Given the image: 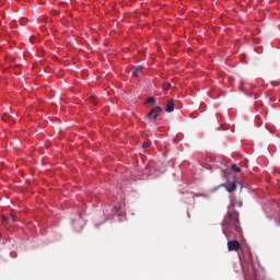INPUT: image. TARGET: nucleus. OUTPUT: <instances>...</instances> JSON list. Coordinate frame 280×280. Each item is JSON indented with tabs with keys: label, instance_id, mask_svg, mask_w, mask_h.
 Returning <instances> with one entry per match:
<instances>
[{
	"label": "nucleus",
	"instance_id": "f257e3e1",
	"mask_svg": "<svg viewBox=\"0 0 280 280\" xmlns=\"http://www.w3.org/2000/svg\"><path fill=\"white\" fill-rule=\"evenodd\" d=\"M223 233L226 235L228 233H242V228L240 226V213L237 210L228 211L225 214L223 222Z\"/></svg>",
	"mask_w": 280,
	"mask_h": 280
},
{
	"label": "nucleus",
	"instance_id": "f03ea898",
	"mask_svg": "<svg viewBox=\"0 0 280 280\" xmlns=\"http://www.w3.org/2000/svg\"><path fill=\"white\" fill-rule=\"evenodd\" d=\"M159 113H163V107L155 106L151 109V112L147 115L148 119L150 121H156V118L159 117Z\"/></svg>",
	"mask_w": 280,
	"mask_h": 280
},
{
	"label": "nucleus",
	"instance_id": "7ed1b4c3",
	"mask_svg": "<svg viewBox=\"0 0 280 280\" xmlns=\"http://www.w3.org/2000/svg\"><path fill=\"white\" fill-rule=\"evenodd\" d=\"M240 248H242V245L237 241H229L228 242V249L230 252H233V250L237 252V250H240Z\"/></svg>",
	"mask_w": 280,
	"mask_h": 280
},
{
	"label": "nucleus",
	"instance_id": "20e7f679",
	"mask_svg": "<svg viewBox=\"0 0 280 280\" xmlns=\"http://www.w3.org/2000/svg\"><path fill=\"white\" fill-rule=\"evenodd\" d=\"M16 220H19V217L14 213H11L9 217H2L3 224H12V222H15Z\"/></svg>",
	"mask_w": 280,
	"mask_h": 280
},
{
	"label": "nucleus",
	"instance_id": "39448f33",
	"mask_svg": "<svg viewBox=\"0 0 280 280\" xmlns=\"http://www.w3.org/2000/svg\"><path fill=\"white\" fill-rule=\"evenodd\" d=\"M166 113H174V101H168L165 106Z\"/></svg>",
	"mask_w": 280,
	"mask_h": 280
},
{
	"label": "nucleus",
	"instance_id": "423d86ee",
	"mask_svg": "<svg viewBox=\"0 0 280 280\" xmlns=\"http://www.w3.org/2000/svg\"><path fill=\"white\" fill-rule=\"evenodd\" d=\"M142 69H143V67H141V66H136V67L133 68V71H132V75H135V77L137 78V77L139 75V73H141Z\"/></svg>",
	"mask_w": 280,
	"mask_h": 280
},
{
	"label": "nucleus",
	"instance_id": "0eeeda50",
	"mask_svg": "<svg viewBox=\"0 0 280 280\" xmlns=\"http://www.w3.org/2000/svg\"><path fill=\"white\" fill-rule=\"evenodd\" d=\"M235 189H237V185L235 184V182H233L232 184H229L228 186H226V190L228 191H235Z\"/></svg>",
	"mask_w": 280,
	"mask_h": 280
},
{
	"label": "nucleus",
	"instance_id": "6e6552de",
	"mask_svg": "<svg viewBox=\"0 0 280 280\" xmlns=\"http://www.w3.org/2000/svg\"><path fill=\"white\" fill-rule=\"evenodd\" d=\"M231 170H232V172H235L236 174H240V172H242V168L240 166H237V164H232Z\"/></svg>",
	"mask_w": 280,
	"mask_h": 280
},
{
	"label": "nucleus",
	"instance_id": "1a4fd4ad",
	"mask_svg": "<svg viewBox=\"0 0 280 280\" xmlns=\"http://www.w3.org/2000/svg\"><path fill=\"white\" fill-rule=\"evenodd\" d=\"M170 89H172V83L166 82V83L163 84V90L164 91H170Z\"/></svg>",
	"mask_w": 280,
	"mask_h": 280
},
{
	"label": "nucleus",
	"instance_id": "9d476101",
	"mask_svg": "<svg viewBox=\"0 0 280 280\" xmlns=\"http://www.w3.org/2000/svg\"><path fill=\"white\" fill-rule=\"evenodd\" d=\"M145 104H156V98H154V97H149L148 100H147V102H145Z\"/></svg>",
	"mask_w": 280,
	"mask_h": 280
},
{
	"label": "nucleus",
	"instance_id": "9b49d317",
	"mask_svg": "<svg viewBox=\"0 0 280 280\" xmlns=\"http://www.w3.org/2000/svg\"><path fill=\"white\" fill-rule=\"evenodd\" d=\"M142 148H150V142H143Z\"/></svg>",
	"mask_w": 280,
	"mask_h": 280
},
{
	"label": "nucleus",
	"instance_id": "f8f14e48",
	"mask_svg": "<svg viewBox=\"0 0 280 280\" xmlns=\"http://www.w3.org/2000/svg\"><path fill=\"white\" fill-rule=\"evenodd\" d=\"M2 119H3V121H8V119H10V116L9 115H4V116H2Z\"/></svg>",
	"mask_w": 280,
	"mask_h": 280
},
{
	"label": "nucleus",
	"instance_id": "ddd939ff",
	"mask_svg": "<svg viewBox=\"0 0 280 280\" xmlns=\"http://www.w3.org/2000/svg\"><path fill=\"white\" fill-rule=\"evenodd\" d=\"M188 218H191V215L189 214V212L187 213Z\"/></svg>",
	"mask_w": 280,
	"mask_h": 280
}]
</instances>
